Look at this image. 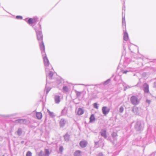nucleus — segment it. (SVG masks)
<instances>
[{"label":"nucleus","instance_id":"1","mask_svg":"<svg viewBox=\"0 0 156 156\" xmlns=\"http://www.w3.org/2000/svg\"><path fill=\"white\" fill-rule=\"evenodd\" d=\"M36 33L37 40L39 41V45L42 43H44L43 41V35L41 31V26L39 23L37 27L34 28Z\"/></svg>","mask_w":156,"mask_h":156},{"label":"nucleus","instance_id":"2","mask_svg":"<svg viewBox=\"0 0 156 156\" xmlns=\"http://www.w3.org/2000/svg\"><path fill=\"white\" fill-rule=\"evenodd\" d=\"M144 122L141 121H137L134 126V128L135 130L137 131H142L144 127Z\"/></svg>","mask_w":156,"mask_h":156},{"label":"nucleus","instance_id":"3","mask_svg":"<svg viewBox=\"0 0 156 156\" xmlns=\"http://www.w3.org/2000/svg\"><path fill=\"white\" fill-rule=\"evenodd\" d=\"M43 58L46 72H48L50 69H52V68L51 65H50L47 56H44Z\"/></svg>","mask_w":156,"mask_h":156},{"label":"nucleus","instance_id":"4","mask_svg":"<svg viewBox=\"0 0 156 156\" xmlns=\"http://www.w3.org/2000/svg\"><path fill=\"white\" fill-rule=\"evenodd\" d=\"M130 101L132 104L135 105H137L140 102L137 97L135 96H133L131 97Z\"/></svg>","mask_w":156,"mask_h":156},{"label":"nucleus","instance_id":"5","mask_svg":"<svg viewBox=\"0 0 156 156\" xmlns=\"http://www.w3.org/2000/svg\"><path fill=\"white\" fill-rule=\"evenodd\" d=\"M39 46L41 51V52L42 56H43V58L44 56H47L45 51V47L44 43H42V44H41Z\"/></svg>","mask_w":156,"mask_h":156},{"label":"nucleus","instance_id":"6","mask_svg":"<svg viewBox=\"0 0 156 156\" xmlns=\"http://www.w3.org/2000/svg\"><path fill=\"white\" fill-rule=\"evenodd\" d=\"M110 110V109L106 106H103L102 108V113L105 115H106L108 114Z\"/></svg>","mask_w":156,"mask_h":156},{"label":"nucleus","instance_id":"7","mask_svg":"<svg viewBox=\"0 0 156 156\" xmlns=\"http://www.w3.org/2000/svg\"><path fill=\"white\" fill-rule=\"evenodd\" d=\"M26 21H27L28 23L29 24H31L33 23H34L38 21V19L37 18H34L32 19L30 18L27 21V19L25 20Z\"/></svg>","mask_w":156,"mask_h":156},{"label":"nucleus","instance_id":"8","mask_svg":"<svg viewBox=\"0 0 156 156\" xmlns=\"http://www.w3.org/2000/svg\"><path fill=\"white\" fill-rule=\"evenodd\" d=\"M143 90L145 93H148L149 92V85L146 83H145L143 85Z\"/></svg>","mask_w":156,"mask_h":156},{"label":"nucleus","instance_id":"9","mask_svg":"<svg viewBox=\"0 0 156 156\" xmlns=\"http://www.w3.org/2000/svg\"><path fill=\"white\" fill-rule=\"evenodd\" d=\"M106 132V131L105 129H102L100 132L101 136L104 137L105 139H107V138Z\"/></svg>","mask_w":156,"mask_h":156},{"label":"nucleus","instance_id":"10","mask_svg":"<svg viewBox=\"0 0 156 156\" xmlns=\"http://www.w3.org/2000/svg\"><path fill=\"white\" fill-rule=\"evenodd\" d=\"M111 136L114 139V141L112 142L113 144H114L115 143V141H116L117 139V133L115 132H113L111 134Z\"/></svg>","mask_w":156,"mask_h":156},{"label":"nucleus","instance_id":"11","mask_svg":"<svg viewBox=\"0 0 156 156\" xmlns=\"http://www.w3.org/2000/svg\"><path fill=\"white\" fill-rule=\"evenodd\" d=\"M87 144V142L85 140L81 141L80 143V145L83 148L85 147Z\"/></svg>","mask_w":156,"mask_h":156},{"label":"nucleus","instance_id":"12","mask_svg":"<svg viewBox=\"0 0 156 156\" xmlns=\"http://www.w3.org/2000/svg\"><path fill=\"white\" fill-rule=\"evenodd\" d=\"M54 99L55 103L58 104L60 101V97L58 95H56L55 96Z\"/></svg>","mask_w":156,"mask_h":156},{"label":"nucleus","instance_id":"13","mask_svg":"<svg viewBox=\"0 0 156 156\" xmlns=\"http://www.w3.org/2000/svg\"><path fill=\"white\" fill-rule=\"evenodd\" d=\"M123 39L124 41H126L128 40V39L129 38L128 34L126 31H125L124 30H123Z\"/></svg>","mask_w":156,"mask_h":156},{"label":"nucleus","instance_id":"14","mask_svg":"<svg viewBox=\"0 0 156 156\" xmlns=\"http://www.w3.org/2000/svg\"><path fill=\"white\" fill-rule=\"evenodd\" d=\"M132 111L135 114H137L138 113V109L137 107H133L132 109Z\"/></svg>","mask_w":156,"mask_h":156},{"label":"nucleus","instance_id":"15","mask_svg":"<svg viewBox=\"0 0 156 156\" xmlns=\"http://www.w3.org/2000/svg\"><path fill=\"white\" fill-rule=\"evenodd\" d=\"M84 113V111L83 109L81 108H78L77 111V114L79 115H82Z\"/></svg>","mask_w":156,"mask_h":156},{"label":"nucleus","instance_id":"16","mask_svg":"<svg viewBox=\"0 0 156 156\" xmlns=\"http://www.w3.org/2000/svg\"><path fill=\"white\" fill-rule=\"evenodd\" d=\"M81 151H77L74 154V156H81Z\"/></svg>","mask_w":156,"mask_h":156},{"label":"nucleus","instance_id":"17","mask_svg":"<svg viewBox=\"0 0 156 156\" xmlns=\"http://www.w3.org/2000/svg\"><path fill=\"white\" fill-rule=\"evenodd\" d=\"M69 91V88L67 86H64L62 87V91L63 92L66 93Z\"/></svg>","mask_w":156,"mask_h":156},{"label":"nucleus","instance_id":"18","mask_svg":"<svg viewBox=\"0 0 156 156\" xmlns=\"http://www.w3.org/2000/svg\"><path fill=\"white\" fill-rule=\"evenodd\" d=\"M89 119L90 122H92L95 120V118L94 114H92Z\"/></svg>","mask_w":156,"mask_h":156},{"label":"nucleus","instance_id":"19","mask_svg":"<svg viewBox=\"0 0 156 156\" xmlns=\"http://www.w3.org/2000/svg\"><path fill=\"white\" fill-rule=\"evenodd\" d=\"M60 126L63 127L65 124V121L64 119H62L60 121Z\"/></svg>","mask_w":156,"mask_h":156},{"label":"nucleus","instance_id":"20","mask_svg":"<svg viewBox=\"0 0 156 156\" xmlns=\"http://www.w3.org/2000/svg\"><path fill=\"white\" fill-rule=\"evenodd\" d=\"M64 138L66 141L68 142L69 140V135L67 133H66L64 136Z\"/></svg>","mask_w":156,"mask_h":156},{"label":"nucleus","instance_id":"21","mask_svg":"<svg viewBox=\"0 0 156 156\" xmlns=\"http://www.w3.org/2000/svg\"><path fill=\"white\" fill-rule=\"evenodd\" d=\"M47 83L46 84V87H45L44 90L46 92V94H48V92L51 90V88L49 87H47Z\"/></svg>","mask_w":156,"mask_h":156},{"label":"nucleus","instance_id":"22","mask_svg":"<svg viewBox=\"0 0 156 156\" xmlns=\"http://www.w3.org/2000/svg\"><path fill=\"white\" fill-rule=\"evenodd\" d=\"M52 69H50L48 71V72H49V73L48 74L49 77V79H52V77H53V73L52 72L50 71V70H51ZM46 72H48V71Z\"/></svg>","mask_w":156,"mask_h":156},{"label":"nucleus","instance_id":"23","mask_svg":"<svg viewBox=\"0 0 156 156\" xmlns=\"http://www.w3.org/2000/svg\"><path fill=\"white\" fill-rule=\"evenodd\" d=\"M37 118L38 119H41L42 118V115L41 112H37L36 114Z\"/></svg>","mask_w":156,"mask_h":156},{"label":"nucleus","instance_id":"24","mask_svg":"<svg viewBox=\"0 0 156 156\" xmlns=\"http://www.w3.org/2000/svg\"><path fill=\"white\" fill-rule=\"evenodd\" d=\"M75 91L76 94V96L77 97H79L83 93V91L79 92L76 90H75Z\"/></svg>","mask_w":156,"mask_h":156},{"label":"nucleus","instance_id":"25","mask_svg":"<svg viewBox=\"0 0 156 156\" xmlns=\"http://www.w3.org/2000/svg\"><path fill=\"white\" fill-rule=\"evenodd\" d=\"M17 133L18 135L21 136L22 133V130L21 128H19L17 131Z\"/></svg>","mask_w":156,"mask_h":156},{"label":"nucleus","instance_id":"26","mask_svg":"<svg viewBox=\"0 0 156 156\" xmlns=\"http://www.w3.org/2000/svg\"><path fill=\"white\" fill-rule=\"evenodd\" d=\"M122 25L123 27H126V21L125 20V16L123 17H122Z\"/></svg>","mask_w":156,"mask_h":156},{"label":"nucleus","instance_id":"27","mask_svg":"<svg viewBox=\"0 0 156 156\" xmlns=\"http://www.w3.org/2000/svg\"><path fill=\"white\" fill-rule=\"evenodd\" d=\"M110 81H111L110 79H108L107 80H106L102 84L103 85H106L108 84L110 82Z\"/></svg>","mask_w":156,"mask_h":156},{"label":"nucleus","instance_id":"28","mask_svg":"<svg viewBox=\"0 0 156 156\" xmlns=\"http://www.w3.org/2000/svg\"><path fill=\"white\" fill-rule=\"evenodd\" d=\"M23 121V119H19L16 120L15 121V122L16 123H19L20 124H22V122Z\"/></svg>","mask_w":156,"mask_h":156},{"label":"nucleus","instance_id":"29","mask_svg":"<svg viewBox=\"0 0 156 156\" xmlns=\"http://www.w3.org/2000/svg\"><path fill=\"white\" fill-rule=\"evenodd\" d=\"M47 112H48V114L50 116L52 117L54 116V113L53 112H51L49 110H47Z\"/></svg>","mask_w":156,"mask_h":156},{"label":"nucleus","instance_id":"30","mask_svg":"<svg viewBox=\"0 0 156 156\" xmlns=\"http://www.w3.org/2000/svg\"><path fill=\"white\" fill-rule=\"evenodd\" d=\"M45 156H48L50 154V153H49V150L48 149H45Z\"/></svg>","mask_w":156,"mask_h":156},{"label":"nucleus","instance_id":"31","mask_svg":"<svg viewBox=\"0 0 156 156\" xmlns=\"http://www.w3.org/2000/svg\"><path fill=\"white\" fill-rule=\"evenodd\" d=\"M124 110V107L123 106H121L119 108V112L120 113H122L123 112Z\"/></svg>","mask_w":156,"mask_h":156},{"label":"nucleus","instance_id":"32","mask_svg":"<svg viewBox=\"0 0 156 156\" xmlns=\"http://www.w3.org/2000/svg\"><path fill=\"white\" fill-rule=\"evenodd\" d=\"M66 110L65 109H63L62 110L61 113L62 115H64L66 114Z\"/></svg>","mask_w":156,"mask_h":156},{"label":"nucleus","instance_id":"33","mask_svg":"<svg viewBox=\"0 0 156 156\" xmlns=\"http://www.w3.org/2000/svg\"><path fill=\"white\" fill-rule=\"evenodd\" d=\"M63 150V147L62 146H60L59 148V151L61 153H62V152Z\"/></svg>","mask_w":156,"mask_h":156},{"label":"nucleus","instance_id":"34","mask_svg":"<svg viewBox=\"0 0 156 156\" xmlns=\"http://www.w3.org/2000/svg\"><path fill=\"white\" fill-rule=\"evenodd\" d=\"M27 121L26 119H23V121L22 122V124H27Z\"/></svg>","mask_w":156,"mask_h":156},{"label":"nucleus","instance_id":"35","mask_svg":"<svg viewBox=\"0 0 156 156\" xmlns=\"http://www.w3.org/2000/svg\"><path fill=\"white\" fill-rule=\"evenodd\" d=\"M26 156H32V153L31 152L28 151L27 153Z\"/></svg>","mask_w":156,"mask_h":156},{"label":"nucleus","instance_id":"36","mask_svg":"<svg viewBox=\"0 0 156 156\" xmlns=\"http://www.w3.org/2000/svg\"><path fill=\"white\" fill-rule=\"evenodd\" d=\"M16 18L17 19L22 20L23 19V17L21 16H16Z\"/></svg>","mask_w":156,"mask_h":156},{"label":"nucleus","instance_id":"37","mask_svg":"<svg viewBox=\"0 0 156 156\" xmlns=\"http://www.w3.org/2000/svg\"><path fill=\"white\" fill-rule=\"evenodd\" d=\"M94 107L96 109L98 108V105L97 103H94Z\"/></svg>","mask_w":156,"mask_h":156},{"label":"nucleus","instance_id":"38","mask_svg":"<svg viewBox=\"0 0 156 156\" xmlns=\"http://www.w3.org/2000/svg\"><path fill=\"white\" fill-rule=\"evenodd\" d=\"M38 156H43V152L42 151H41L38 154Z\"/></svg>","mask_w":156,"mask_h":156},{"label":"nucleus","instance_id":"39","mask_svg":"<svg viewBox=\"0 0 156 156\" xmlns=\"http://www.w3.org/2000/svg\"><path fill=\"white\" fill-rule=\"evenodd\" d=\"M122 72L123 73L126 74L129 71L128 70H122Z\"/></svg>","mask_w":156,"mask_h":156},{"label":"nucleus","instance_id":"40","mask_svg":"<svg viewBox=\"0 0 156 156\" xmlns=\"http://www.w3.org/2000/svg\"><path fill=\"white\" fill-rule=\"evenodd\" d=\"M97 156H103V155L102 152H100L97 155Z\"/></svg>","mask_w":156,"mask_h":156},{"label":"nucleus","instance_id":"41","mask_svg":"<svg viewBox=\"0 0 156 156\" xmlns=\"http://www.w3.org/2000/svg\"><path fill=\"white\" fill-rule=\"evenodd\" d=\"M151 102V101L150 100H147L146 101V102L148 103V104L149 105L150 104Z\"/></svg>","mask_w":156,"mask_h":156},{"label":"nucleus","instance_id":"42","mask_svg":"<svg viewBox=\"0 0 156 156\" xmlns=\"http://www.w3.org/2000/svg\"><path fill=\"white\" fill-rule=\"evenodd\" d=\"M130 87L128 86H127L125 87V88L124 89V90H126V89H128V88H129Z\"/></svg>","mask_w":156,"mask_h":156},{"label":"nucleus","instance_id":"43","mask_svg":"<svg viewBox=\"0 0 156 156\" xmlns=\"http://www.w3.org/2000/svg\"><path fill=\"white\" fill-rule=\"evenodd\" d=\"M13 116V115H12V114H11V115H7L6 116V117H10L11 116Z\"/></svg>","mask_w":156,"mask_h":156},{"label":"nucleus","instance_id":"44","mask_svg":"<svg viewBox=\"0 0 156 156\" xmlns=\"http://www.w3.org/2000/svg\"><path fill=\"white\" fill-rule=\"evenodd\" d=\"M122 9H123V10H124V12L125 11V6L123 5Z\"/></svg>","mask_w":156,"mask_h":156},{"label":"nucleus","instance_id":"45","mask_svg":"<svg viewBox=\"0 0 156 156\" xmlns=\"http://www.w3.org/2000/svg\"><path fill=\"white\" fill-rule=\"evenodd\" d=\"M154 87H156V82H155L154 83Z\"/></svg>","mask_w":156,"mask_h":156},{"label":"nucleus","instance_id":"46","mask_svg":"<svg viewBox=\"0 0 156 156\" xmlns=\"http://www.w3.org/2000/svg\"><path fill=\"white\" fill-rule=\"evenodd\" d=\"M98 144V142H95V145H96Z\"/></svg>","mask_w":156,"mask_h":156},{"label":"nucleus","instance_id":"47","mask_svg":"<svg viewBox=\"0 0 156 156\" xmlns=\"http://www.w3.org/2000/svg\"><path fill=\"white\" fill-rule=\"evenodd\" d=\"M109 139V140H110L111 142H112V140L110 139L109 138H108V139H108V140Z\"/></svg>","mask_w":156,"mask_h":156},{"label":"nucleus","instance_id":"48","mask_svg":"<svg viewBox=\"0 0 156 156\" xmlns=\"http://www.w3.org/2000/svg\"><path fill=\"white\" fill-rule=\"evenodd\" d=\"M98 84V85H96V86H98V85H101V84Z\"/></svg>","mask_w":156,"mask_h":156},{"label":"nucleus","instance_id":"49","mask_svg":"<svg viewBox=\"0 0 156 156\" xmlns=\"http://www.w3.org/2000/svg\"><path fill=\"white\" fill-rule=\"evenodd\" d=\"M4 156L3 155V156Z\"/></svg>","mask_w":156,"mask_h":156}]
</instances>
